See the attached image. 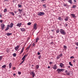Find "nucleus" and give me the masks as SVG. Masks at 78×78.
Segmentation results:
<instances>
[{
    "label": "nucleus",
    "instance_id": "nucleus-1",
    "mask_svg": "<svg viewBox=\"0 0 78 78\" xmlns=\"http://www.w3.org/2000/svg\"><path fill=\"white\" fill-rule=\"evenodd\" d=\"M60 32L62 34H63V35H66V32L65 30L63 29H60Z\"/></svg>",
    "mask_w": 78,
    "mask_h": 78
},
{
    "label": "nucleus",
    "instance_id": "nucleus-2",
    "mask_svg": "<svg viewBox=\"0 0 78 78\" xmlns=\"http://www.w3.org/2000/svg\"><path fill=\"white\" fill-rule=\"evenodd\" d=\"M44 14H45V13L41 12H38L37 13L38 16H43V15H44Z\"/></svg>",
    "mask_w": 78,
    "mask_h": 78
},
{
    "label": "nucleus",
    "instance_id": "nucleus-3",
    "mask_svg": "<svg viewBox=\"0 0 78 78\" xmlns=\"http://www.w3.org/2000/svg\"><path fill=\"white\" fill-rule=\"evenodd\" d=\"M5 24L3 23H2L1 25V29L3 30H4V28H5Z\"/></svg>",
    "mask_w": 78,
    "mask_h": 78
},
{
    "label": "nucleus",
    "instance_id": "nucleus-4",
    "mask_svg": "<svg viewBox=\"0 0 78 78\" xmlns=\"http://www.w3.org/2000/svg\"><path fill=\"white\" fill-rule=\"evenodd\" d=\"M30 74L31 75H32V77H34V76H35V73H34V72H31L30 73Z\"/></svg>",
    "mask_w": 78,
    "mask_h": 78
},
{
    "label": "nucleus",
    "instance_id": "nucleus-5",
    "mask_svg": "<svg viewBox=\"0 0 78 78\" xmlns=\"http://www.w3.org/2000/svg\"><path fill=\"white\" fill-rule=\"evenodd\" d=\"M33 28L34 30H36V29H37V24H36L34 23V24Z\"/></svg>",
    "mask_w": 78,
    "mask_h": 78
},
{
    "label": "nucleus",
    "instance_id": "nucleus-6",
    "mask_svg": "<svg viewBox=\"0 0 78 78\" xmlns=\"http://www.w3.org/2000/svg\"><path fill=\"white\" fill-rule=\"evenodd\" d=\"M28 56V54H27L26 55H24L23 58L22 59V60H25V58H26V57Z\"/></svg>",
    "mask_w": 78,
    "mask_h": 78
},
{
    "label": "nucleus",
    "instance_id": "nucleus-7",
    "mask_svg": "<svg viewBox=\"0 0 78 78\" xmlns=\"http://www.w3.org/2000/svg\"><path fill=\"white\" fill-rule=\"evenodd\" d=\"M19 47H20V46L18 45L16 47H15V50H16V51H17L18 50V49H19Z\"/></svg>",
    "mask_w": 78,
    "mask_h": 78
},
{
    "label": "nucleus",
    "instance_id": "nucleus-8",
    "mask_svg": "<svg viewBox=\"0 0 78 78\" xmlns=\"http://www.w3.org/2000/svg\"><path fill=\"white\" fill-rule=\"evenodd\" d=\"M21 25H22V23H18L16 26V27H20Z\"/></svg>",
    "mask_w": 78,
    "mask_h": 78
},
{
    "label": "nucleus",
    "instance_id": "nucleus-9",
    "mask_svg": "<svg viewBox=\"0 0 78 78\" xmlns=\"http://www.w3.org/2000/svg\"><path fill=\"white\" fill-rule=\"evenodd\" d=\"M52 67L54 69L56 70V69H57V66H56V65L55 64V65H54Z\"/></svg>",
    "mask_w": 78,
    "mask_h": 78
},
{
    "label": "nucleus",
    "instance_id": "nucleus-10",
    "mask_svg": "<svg viewBox=\"0 0 78 78\" xmlns=\"http://www.w3.org/2000/svg\"><path fill=\"white\" fill-rule=\"evenodd\" d=\"M10 27V25H7V27H6V29L5 30V31H7V30H9V28Z\"/></svg>",
    "mask_w": 78,
    "mask_h": 78
},
{
    "label": "nucleus",
    "instance_id": "nucleus-11",
    "mask_svg": "<svg viewBox=\"0 0 78 78\" xmlns=\"http://www.w3.org/2000/svg\"><path fill=\"white\" fill-rule=\"evenodd\" d=\"M57 71H59L60 72H62V71H64V69H57Z\"/></svg>",
    "mask_w": 78,
    "mask_h": 78
},
{
    "label": "nucleus",
    "instance_id": "nucleus-12",
    "mask_svg": "<svg viewBox=\"0 0 78 78\" xmlns=\"http://www.w3.org/2000/svg\"><path fill=\"white\" fill-rule=\"evenodd\" d=\"M20 30L21 31H22L23 32V31H25V29L23 28H20Z\"/></svg>",
    "mask_w": 78,
    "mask_h": 78
},
{
    "label": "nucleus",
    "instance_id": "nucleus-13",
    "mask_svg": "<svg viewBox=\"0 0 78 78\" xmlns=\"http://www.w3.org/2000/svg\"><path fill=\"white\" fill-rule=\"evenodd\" d=\"M68 20H69V17H66L65 19V21H67Z\"/></svg>",
    "mask_w": 78,
    "mask_h": 78
},
{
    "label": "nucleus",
    "instance_id": "nucleus-14",
    "mask_svg": "<svg viewBox=\"0 0 78 78\" xmlns=\"http://www.w3.org/2000/svg\"><path fill=\"white\" fill-rule=\"evenodd\" d=\"M13 25H14V24L12 23H11L10 24V28H12L13 27Z\"/></svg>",
    "mask_w": 78,
    "mask_h": 78
},
{
    "label": "nucleus",
    "instance_id": "nucleus-15",
    "mask_svg": "<svg viewBox=\"0 0 78 78\" xmlns=\"http://www.w3.org/2000/svg\"><path fill=\"white\" fill-rule=\"evenodd\" d=\"M58 19L60 21H62V20H63V19L62 18H61V17H58Z\"/></svg>",
    "mask_w": 78,
    "mask_h": 78
},
{
    "label": "nucleus",
    "instance_id": "nucleus-16",
    "mask_svg": "<svg viewBox=\"0 0 78 78\" xmlns=\"http://www.w3.org/2000/svg\"><path fill=\"white\" fill-rule=\"evenodd\" d=\"M68 2L69 3H70L71 4H72L73 2H72V0H68Z\"/></svg>",
    "mask_w": 78,
    "mask_h": 78
},
{
    "label": "nucleus",
    "instance_id": "nucleus-17",
    "mask_svg": "<svg viewBox=\"0 0 78 78\" xmlns=\"http://www.w3.org/2000/svg\"><path fill=\"white\" fill-rule=\"evenodd\" d=\"M6 34H7V36H11V35L12 34V33H6Z\"/></svg>",
    "mask_w": 78,
    "mask_h": 78
},
{
    "label": "nucleus",
    "instance_id": "nucleus-18",
    "mask_svg": "<svg viewBox=\"0 0 78 78\" xmlns=\"http://www.w3.org/2000/svg\"><path fill=\"white\" fill-rule=\"evenodd\" d=\"M9 68L10 69H11V66H12V63H10L9 64Z\"/></svg>",
    "mask_w": 78,
    "mask_h": 78
},
{
    "label": "nucleus",
    "instance_id": "nucleus-19",
    "mask_svg": "<svg viewBox=\"0 0 78 78\" xmlns=\"http://www.w3.org/2000/svg\"><path fill=\"white\" fill-rule=\"evenodd\" d=\"M71 15L74 18L75 17V15L74 14H71Z\"/></svg>",
    "mask_w": 78,
    "mask_h": 78
},
{
    "label": "nucleus",
    "instance_id": "nucleus-20",
    "mask_svg": "<svg viewBox=\"0 0 78 78\" xmlns=\"http://www.w3.org/2000/svg\"><path fill=\"white\" fill-rule=\"evenodd\" d=\"M64 65H63V64H62V63H61L60 64V66L61 67H62Z\"/></svg>",
    "mask_w": 78,
    "mask_h": 78
},
{
    "label": "nucleus",
    "instance_id": "nucleus-21",
    "mask_svg": "<svg viewBox=\"0 0 78 78\" xmlns=\"http://www.w3.org/2000/svg\"><path fill=\"white\" fill-rule=\"evenodd\" d=\"M10 14H12V16H14V12H10Z\"/></svg>",
    "mask_w": 78,
    "mask_h": 78
},
{
    "label": "nucleus",
    "instance_id": "nucleus-22",
    "mask_svg": "<svg viewBox=\"0 0 78 78\" xmlns=\"http://www.w3.org/2000/svg\"><path fill=\"white\" fill-rule=\"evenodd\" d=\"M39 65H37L35 67V68L36 69H38V68H39Z\"/></svg>",
    "mask_w": 78,
    "mask_h": 78
},
{
    "label": "nucleus",
    "instance_id": "nucleus-23",
    "mask_svg": "<svg viewBox=\"0 0 78 78\" xmlns=\"http://www.w3.org/2000/svg\"><path fill=\"white\" fill-rule=\"evenodd\" d=\"M36 42H37L38 41H39V39L38 38V37H37L36 39Z\"/></svg>",
    "mask_w": 78,
    "mask_h": 78
},
{
    "label": "nucleus",
    "instance_id": "nucleus-24",
    "mask_svg": "<svg viewBox=\"0 0 78 78\" xmlns=\"http://www.w3.org/2000/svg\"><path fill=\"white\" fill-rule=\"evenodd\" d=\"M69 64L70 65V66H73V65L72 64V63L71 62H69Z\"/></svg>",
    "mask_w": 78,
    "mask_h": 78
},
{
    "label": "nucleus",
    "instance_id": "nucleus-25",
    "mask_svg": "<svg viewBox=\"0 0 78 78\" xmlns=\"http://www.w3.org/2000/svg\"><path fill=\"white\" fill-rule=\"evenodd\" d=\"M60 58L61 57L59 56V55H58L56 58V59H59V58Z\"/></svg>",
    "mask_w": 78,
    "mask_h": 78
},
{
    "label": "nucleus",
    "instance_id": "nucleus-26",
    "mask_svg": "<svg viewBox=\"0 0 78 78\" xmlns=\"http://www.w3.org/2000/svg\"><path fill=\"white\" fill-rule=\"evenodd\" d=\"M7 11V9H5L4 10V12H6Z\"/></svg>",
    "mask_w": 78,
    "mask_h": 78
},
{
    "label": "nucleus",
    "instance_id": "nucleus-27",
    "mask_svg": "<svg viewBox=\"0 0 78 78\" xmlns=\"http://www.w3.org/2000/svg\"><path fill=\"white\" fill-rule=\"evenodd\" d=\"M64 48V49H65L66 50V49H67V46H66V45H64L63 46Z\"/></svg>",
    "mask_w": 78,
    "mask_h": 78
},
{
    "label": "nucleus",
    "instance_id": "nucleus-28",
    "mask_svg": "<svg viewBox=\"0 0 78 78\" xmlns=\"http://www.w3.org/2000/svg\"><path fill=\"white\" fill-rule=\"evenodd\" d=\"M2 68H5V67H6V65H5L2 66Z\"/></svg>",
    "mask_w": 78,
    "mask_h": 78
},
{
    "label": "nucleus",
    "instance_id": "nucleus-29",
    "mask_svg": "<svg viewBox=\"0 0 78 78\" xmlns=\"http://www.w3.org/2000/svg\"><path fill=\"white\" fill-rule=\"evenodd\" d=\"M24 50V47L22 48L21 51L23 53V50Z\"/></svg>",
    "mask_w": 78,
    "mask_h": 78
},
{
    "label": "nucleus",
    "instance_id": "nucleus-30",
    "mask_svg": "<svg viewBox=\"0 0 78 78\" xmlns=\"http://www.w3.org/2000/svg\"><path fill=\"white\" fill-rule=\"evenodd\" d=\"M24 50V47L22 48L21 51L23 53V50Z\"/></svg>",
    "mask_w": 78,
    "mask_h": 78
},
{
    "label": "nucleus",
    "instance_id": "nucleus-31",
    "mask_svg": "<svg viewBox=\"0 0 78 78\" xmlns=\"http://www.w3.org/2000/svg\"><path fill=\"white\" fill-rule=\"evenodd\" d=\"M18 11H19V12H22V9H18Z\"/></svg>",
    "mask_w": 78,
    "mask_h": 78
},
{
    "label": "nucleus",
    "instance_id": "nucleus-32",
    "mask_svg": "<svg viewBox=\"0 0 78 78\" xmlns=\"http://www.w3.org/2000/svg\"><path fill=\"white\" fill-rule=\"evenodd\" d=\"M76 6L75 5H74L72 7L73 8H76Z\"/></svg>",
    "mask_w": 78,
    "mask_h": 78
},
{
    "label": "nucleus",
    "instance_id": "nucleus-33",
    "mask_svg": "<svg viewBox=\"0 0 78 78\" xmlns=\"http://www.w3.org/2000/svg\"><path fill=\"white\" fill-rule=\"evenodd\" d=\"M56 32L57 33H59V29L57 30L56 31Z\"/></svg>",
    "mask_w": 78,
    "mask_h": 78
},
{
    "label": "nucleus",
    "instance_id": "nucleus-34",
    "mask_svg": "<svg viewBox=\"0 0 78 78\" xmlns=\"http://www.w3.org/2000/svg\"><path fill=\"white\" fill-rule=\"evenodd\" d=\"M75 44L77 46H78V42H75Z\"/></svg>",
    "mask_w": 78,
    "mask_h": 78
},
{
    "label": "nucleus",
    "instance_id": "nucleus-35",
    "mask_svg": "<svg viewBox=\"0 0 78 78\" xmlns=\"http://www.w3.org/2000/svg\"><path fill=\"white\" fill-rule=\"evenodd\" d=\"M31 23L30 22H29L27 23V25H31Z\"/></svg>",
    "mask_w": 78,
    "mask_h": 78
},
{
    "label": "nucleus",
    "instance_id": "nucleus-36",
    "mask_svg": "<svg viewBox=\"0 0 78 78\" xmlns=\"http://www.w3.org/2000/svg\"><path fill=\"white\" fill-rule=\"evenodd\" d=\"M13 56L14 57H16V54L15 53H14L13 54Z\"/></svg>",
    "mask_w": 78,
    "mask_h": 78
},
{
    "label": "nucleus",
    "instance_id": "nucleus-37",
    "mask_svg": "<svg viewBox=\"0 0 78 78\" xmlns=\"http://www.w3.org/2000/svg\"><path fill=\"white\" fill-rule=\"evenodd\" d=\"M66 74L67 75H70V73H66Z\"/></svg>",
    "mask_w": 78,
    "mask_h": 78
},
{
    "label": "nucleus",
    "instance_id": "nucleus-38",
    "mask_svg": "<svg viewBox=\"0 0 78 78\" xmlns=\"http://www.w3.org/2000/svg\"><path fill=\"white\" fill-rule=\"evenodd\" d=\"M18 6L19 8H20V7H21L22 5H20L19 4L18 5Z\"/></svg>",
    "mask_w": 78,
    "mask_h": 78
},
{
    "label": "nucleus",
    "instance_id": "nucleus-39",
    "mask_svg": "<svg viewBox=\"0 0 78 78\" xmlns=\"http://www.w3.org/2000/svg\"><path fill=\"white\" fill-rule=\"evenodd\" d=\"M49 64H50V65H51V64H53V62H49Z\"/></svg>",
    "mask_w": 78,
    "mask_h": 78
},
{
    "label": "nucleus",
    "instance_id": "nucleus-40",
    "mask_svg": "<svg viewBox=\"0 0 78 78\" xmlns=\"http://www.w3.org/2000/svg\"><path fill=\"white\" fill-rule=\"evenodd\" d=\"M2 56H0V61H1L2 59Z\"/></svg>",
    "mask_w": 78,
    "mask_h": 78
},
{
    "label": "nucleus",
    "instance_id": "nucleus-41",
    "mask_svg": "<svg viewBox=\"0 0 78 78\" xmlns=\"http://www.w3.org/2000/svg\"><path fill=\"white\" fill-rule=\"evenodd\" d=\"M70 59H72V58H75V57H73V56H71V57H70Z\"/></svg>",
    "mask_w": 78,
    "mask_h": 78
},
{
    "label": "nucleus",
    "instance_id": "nucleus-42",
    "mask_svg": "<svg viewBox=\"0 0 78 78\" xmlns=\"http://www.w3.org/2000/svg\"><path fill=\"white\" fill-rule=\"evenodd\" d=\"M34 46H35V44H34V43L32 44V46L34 47Z\"/></svg>",
    "mask_w": 78,
    "mask_h": 78
},
{
    "label": "nucleus",
    "instance_id": "nucleus-43",
    "mask_svg": "<svg viewBox=\"0 0 78 78\" xmlns=\"http://www.w3.org/2000/svg\"><path fill=\"white\" fill-rule=\"evenodd\" d=\"M23 60V61L21 62L23 64V63L25 61V60Z\"/></svg>",
    "mask_w": 78,
    "mask_h": 78
},
{
    "label": "nucleus",
    "instance_id": "nucleus-44",
    "mask_svg": "<svg viewBox=\"0 0 78 78\" xmlns=\"http://www.w3.org/2000/svg\"><path fill=\"white\" fill-rule=\"evenodd\" d=\"M18 74H19V75H20L21 74V72H18Z\"/></svg>",
    "mask_w": 78,
    "mask_h": 78
},
{
    "label": "nucleus",
    "instance_id": "nucleus-45",
    "mask_svg": "<svg viewBox=\"0 0 78 78\" xmlns=\"http://www.w3.org/2000/svg\"><path fill=\"white\" fill-rule=\"evenodd\" d=\"M67 25H68V24H65V27H67Z\"/></svg>",
    "mask_w": 78,
    "mask_h": 78
},
{
    "label": "nucleus",
    "instance_id": "nucleus-46",
    "mask_svg": "<svg viewBox=\"0 0 78 78\" xmlns=\"http://www.w3.org/2000/svg\"><path fill=\"white\" fill-rule=\"evenodd\" d=\"M43 6L44 7V8H46V5H45V4L43 5Z\"/></svg>",
    "mask_w": 78,
    "mask_h": 78
},
{
    "label": "nucleus",
    "instance_id": "nucleus-47",
    "mask_svg": "<svg viewBox=\"0 0 78 78\" xmlns=\"http://www.w3.org/2000/svg\"><path fill=\"white\" fill-rule=\"evenodd\" d=\"M59 56H60V57H61L62 56V54H61Z\"/></svg>",
    "mask_w": 78,
    "mask_h": 78
},
{
    "label": "nucleus",
    "instance_id": "nucleus-48",
    "mask_svg": "<svg viewBox=\"0 0 78 78\" xmlns=\"http://www.w3.org/2000/svg\"><path fill=\"white\" fill-rule=\"evenodd\" d=\"M38 58H39V59H41V55L39 56L38 57Z\"/></svg>",
    "mask_w": 78,
    "mask_h": 78
},
{
    "label": "nucleus",
    "instance_id": "nucleus-49",
    "mask_svg": "<svg viewBox=\"0 0 78 78\" xmlns=\"http://www.w3.org/2000/svg\"><path fill=\"white\" fill-rule=\"evenodd\" d=\"M2 22H3V20H0V22H1V23H2Z\"/></svg>",
    "mask_w": 78,
    "mask_h": 78
},
{
    "label": "nucleus",
    "instance_id": "nucleus-50",
    "mask_svg": "<svg viewBox=\"0 0 78 78\" xmlns=\"http://www.w3.org/2000/svg\"><path fill=\"white\" fill-rule=\"evenodd\" d=\"M30 48V46H29V47H28L27 48V49L28 50L29 49V48Z\"/></svg>",
    "mask_w": 78,
    "mask_h": 78
},
{
    "label": "nucleus",
    "instance_id": "nucleus-51",
    "mask_svg": "<svg viewBox=\"0 0 78 78\" xmlns=\"http://www.w3.org/2000/svg\"><path fill=\"white\" fill-rule=\"evenodd\" d=\"M13 70H15L16 69V67H13L12 68Z\"/></svg>",
    "mask_w": 78,
    "mask_h": 78
},
{
    "label": "nucleus",
    "instance_id": "nucleus-52",
    "mask_svg": "<svg viewBox=\"0 0 78 78\" xmlns=\"http://www.w3.org/2000/svg\"><path fill=\"white\" fill-rule=\"evenodd\" d=\"M63 5H64V6H67V4H64Z\"/></svg>",
    "mask_w": 78,
    "mask_h": 78
},
{
    "label": "nucleus",
    "instance_id": "nucleus-53",
    "mask_svg": "<svg viewBox=\"0 0 78 78\" xmlns=\"http://www.w3.org/2000/svg\"><path fill=\"white\" fill-rule=\"evenodd\" d=\"M37 55H41V53H40V52L38 53Z\"/></svg>",
    "mask_w": 78,
    "mask_h": 78
},
{
    "label": "nucleus",
    "instance_id": "nucleus-54",
    "mask_svg": "<svg viewBox=\"0 0 78 78\" xmlns=\"http://www.w3.org/2000/svg\"><path fill=\"white\" fill-rule=\"evenodd\" d=\"M75 61H76V60H73V62H75Z\"/></svg>",
    "mask_w": 78,
    "mask_h": 78
},
{
    "label": "nucleus",
    "instance_id": "nucleus-55",
    "mask_svg": "<svg viewBox=\"0 0 78 78\" xmlns=\"http://www.w3.org/2000/svg\"><path fill=\"white\" fill-rule=\"evenodd\" d=\"M74 2L75 3H76V0H74Z\"/></svg>",
    "mask_w": 78,
    "mask_h": 78
},
{
    "label": "nucleus",
    "instance_id": "nucleus-56",
    "mask_svg": "<svg viewBox=\"0 0 78 78\" xmlns=\"http://www.w3.org/2000/svg\"><path fill=\"white\" fill-rule=\"evenodd\" d=\"M67 72H68V71H67V70H66L65 71V73H67Z\"/></svg>",
    "mask_w": 78,
    "mask_h": 78
},
{
    "label": "nucleus",
    "instance_id": "nucleus-57",
    "mask_svg": "<svg viewBox=\"0 0 78 78\" xmlns=\"http://www.w3.org/2000/svg\"><path fill=\"white\" fill-rule=\"evenodd\" d=\"M45 0H41V2H44Z\"/></svg>",
    "mask_w": 78,
    "mask_h": 78
},
{
    "label": "nucleus",
    "instance_id": "nucleus-58",
    "mask_svg": "<svg viewBox=\"0 0 78 78\" xmlns=\"http://www.w3.org/2000/svg\"><path fill=\"white\" fill-rule=\"evenodd\" d=\"M51 31H52V32H55V30H51Z\"/></svg>",
    "mask_w": 78,
    "mask_h": 78
},
{
    "label": "nucleus",
    "instance_id": "nucleus-59",
    "mask_svg": "<svg viewBox=\"0 0 78 78\" xmlns=\"http://www.w3.org/2000/svg\"><path fill=\"white\" fill-rule=\"evenodd\" d=\"M48 69H50V66H48Z\"/></svg>",
    "mask_w": 78,
    "mask_h": 78
},
{
    "label": "nucleus",
    "instance_id": "nucleus-60",
    "mask_svg": "<svg viewBox=\"0 0 78 78\" xmlns=\"http://www.w3.org/2000/svg\"><path fill=\"white\" fill-rule=\"evenodd\" d=\"M22 52H21V51H20V55H21V54H22Z\"/></svg>",
    "mask_w": 78,
    "mask_h": 78
},
{
    "label": "nucleus",
    "instance_id": "nucleus-61",
    "mask_svg": "<svg viewBox=\"0 0 78 78\" xmlns=\"http://www.w3.org/2000/svg\"><path fill=\"white\" fill-rule=\"evenodd\" d=\"M23 64V63H22V62H21V63H20V65H21V64Z\"/></svg>",
    "mask_w": 78,
    "mask_h": 78
},
{
    "label": "nucleus",
    "instance_id": "nucleus-62",
    "mask_svg": "<svg viewBox=\"0 0 78 78\" xmlns=\"http://www.w3.org/2000/svg\"><path fill=\"white\" fill-rule=\"evenodd\" d=\"M51 44H53V42H51Z\"/></svg>",
    "mask_w": 78,
    "mask_h": 78
},
{
    "label": "nucleus",
    "instance_id": "nucleus-63",
    "mask_svg": "<svg viewBox=\"0 0 78 78\" xmlns=\"http://www.w3.org/2000/svg\"><path fill=\"white\" fill-rule=\"evenodd\" d=\"M60 71H58V73H60Z\"/></svg>",
    "mask_w": 78,
    "mask_h": 78
},
{
    "label": "nucleus",
    "instance_id": "nucleus-64",
    "mask_svg": "<svg viewBox=\"0 0 78 78\" xmlns=\"http://www.w3.org/2000/svg\"><path fill=\"white\" fill-rule=\"evenodd\" d=\"M13 76H16V74L15 73L13 74Z\"/></svg>",
    "mask_w": 78,
    "mask_h": 78
}]
</instances>
